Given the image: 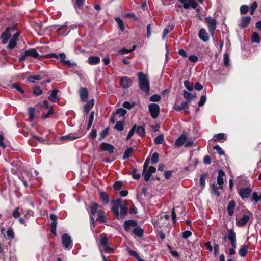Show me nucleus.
Returning <instances> with one entry per match:
<instances>
[{
	"mask_svg": "<svg viewBox=\"0 0 261 261\" xmlns=\"http://www.w3.org/2000/svg\"><path fill=\"white\" fill-rule=\"evenodd\" d=\"M159 161V154L157 152H154L152 154L151 162L152 164H156Z\"/></svg>",
	"mask_w": 261,
	"mask_h": 261,
	"instance_id": "obj_48",
	"label": "nucleus"
},
{
	"mask_svg": "<svg viewBox=\"0 0 261 261\" xmlns=\"http://www.w3.org/2000/svg\"><path fill=\"white\" fill-rule=\"evenodd\" d=\"M17 41L16 40L11 38L10 40L8 45V48L10 49H13L14 47H15L16 44H17Z\"/></svg>",
	"mask_w": 261,
	"mask_h": 261,
	"instance_id": "obj_41",
	"label": "nucleus"
},
{
	"mask_svg": "<svg viewBox=\"0 0 261 261\" xmlns=\"http://www.w3.org/2000/svg\"><path fill=\"white\" fill-rule=\"evenodd\" d=\"M251 41L252 42L259 43L260 39L258 34L257 32H253L252 34Z\"/></svg>",
	"mask_w": 261,
	"mask_h": 261,
	"instance_id": "obj_37",
	"label": "nucleus"
},
{
	"mask_svg": "<svg viewBox=\"0 0 261 261\" xmlns=\"http://www.w3.org/2000/svg\"><path fill=\"white\" fill-rule=\"evenodd\" d=\"M252 190L251 188L247 187L241 189L239 191V194L242 198H248L251 195Z\"/></svg>",
	"mask_w": 261,
	"mask_h": 261,
	"instance_id": "obj_11",
	"label": "nucleus"
},
{
	"mask_svg": "<svg viewBox=\"0 0 261 261\" xmlns=\"http://www.w3.org/2000/svg\"><path fill=\"white\" fill-rule=\"evenodd\" d=\"M100 148L103 151H107L110 154L113 153L115 149V147L113 145L105 142L101 144Z\"/></svg>",
	"mask_w": 261,
	"mask_h": 261,
	"instance_id": "obj_12",
	"label": "nucleus"
},
{
	"mask_svg": "<svg viewBox=\"0 0 261 261\" xmlns=\"http://www.w3.org/2000/svg\"><path fill=\"white\" fill-rule=\"evenodd\" d=\"M59 92V90L58 89H54L50 95V96L48 97V99L53 102H58L59 100V98L57 96L58 93Z\"/></svg>",
	"mask_w": 261,
	"mask_h": 261,
	"instance_id": "obj_20",
	"label": "nucleus"
},
{
	"mask_svg": "<svg viewBox=\"0 0 261 261\" xmlns=\"http://www.w3.org/2000/svg\"><path fill=\"white\" fill-rule=\"evenodd\" d=\"M99 195L103 204L107 205L110 202V197L108 194L105 192L100 191Z\"/></svg>",
	"mask_w": 261,
	"mask_h": 261,
	"instance_id": "obj_19",
	"label": "nucleus"
},
{
	"mask_svg": "<svg viewBox=\"0 0 261 261\" xmlns=\"http://www.w3.org/2000/svg\"><path fill=\"white\" fill-rule=\"evenodd\" d=\"M212 193L215 194L217 196H219L220 195V192L218 191V189H220L219 186H217L215 184H213L211 185Z\"/></svg>",
	"mask_w": 261,
	"mask_h": 261,
	"instance_id": "obj_42",
	"label": "nucleus"
},
{
	"mask_svg": "<svg viewBox=\"0 0 261 261\" xmlns=\"http://www.w3.org/2000/svg\"><path fill=\"white\" fill-rule=\"evenodd\" d=\"M236 207V202L233 200H231L227 206V211L228 214L231 216L233 215L234 213V209Z\"/></svg>",
	"mask_w": 261,
	"mask_h": 261,
	"instance_id": "obj_24",
	"label": "nucleus"
},
{
	"mask_svg": "<svg viewBox=\"0 0 261 261\" xmlns=\"http://www.w3.org/2000/svg\"><path fill=\"white\" fill-rule=\"evenodd\" d=\"M189 108V102L187 101H182L180 105L175 104L174 106V109L177 111H180L182 110L188 109Z\"/></svg>",
	"mask_w": 261,
	"mask_h": 261,
	"instance_id": "obj_25",
	"label": "nucleus"
},
{
	"mask_svg": "<svg viewBox=\"0 0 261 261\" xmlns=\"http://www.w3.org/2000/svg\"><path fill=\"white\" fill-rule=\"evenodd\" d=\"M139 87L140 89L144 91L146 95L150 93V86L149 80L146 75L143 72H139L138 73Z\"/></svg>",
	"mask_w": 261,
	"mask_h": 261,
	"instance_id": "obj_2",
	"label": "nucleus"
},
{
	"mask_svg": "<svg viewBox=\"0 0 261 261\" xmlns=\"http://www.w3.org/2000/svg\"><path fill=\"white\" fill-rule=\"evenodd\" d=\"M25 56L33 57L35 58L39 57V55L35 49L31 48L25 51Z\"/></svg>",
	"mask_w": 261,
	"mask_h": 261,
	"instance_id": "obj_27",
	"label": "nucleus"
},
{
	"mask_svg": "<svg viewBox=\"0 0 261 261\" xmlns=\"http://www.w3.org/2000/svg\"><path fill=\"white\" fill-rule=\"evenodd\" d=\"M126 110L123 108H119L117 109L116 114L118 115L120 117L124 116L126 114Z\"/></svg>",
	"mask_w": 261,
	"mask_h": 261,
	"instance_id": "obj_52",
	"label": "nucleus"
},
{
	"mask_svg": "<svg viewBox=\"0 0 261 261\" xmlns=\"http://www.w3.org/2000/svg\"><path fill=\"white\" fill-rule=\"evenodd\" d=\"M241 14H246L249 11V7L247 5H242L240 9Z\"/></svg>",
	"mask_w": 261,
	"mask_h": 261,
	"instance_id": "obj_44",
	"label": "nucleus"
},
{
	"mask_svg": "<svg viewBox=\"0 0 261 261\" xmlns=\"http://www.w3.org/2000/svg\"><path fill=\"white\" fill-rule=\"evenodd\" d=\"M11 28L9 27H8L5 31L1 35V38H2V42L3 44H6L8 39L10 38L11 36L10 34V30Z\"/></svg>",
	"mask_w": 261,
	"mask_h": 261,
	"instance_id": "obj_14",
	"label": "nucleus"
},
{
	"mask_svg": "<svg viewBox=\"0 0 261 261\" xmlns=\"http://www.w3.org/2000/svg\"><path fill=\"white\" fill-rule=\"evenodd\" d=\"M164 141V138L163 134H160L154 140L155 144H160Z\"/></svg>",
	"mask_w": 261,
	"mask_h": 261,
	"instance_id": "obj_35",
	"label": "nucleus"
},
{
	"mask_svg": "<svg viewBox=\"0 0 261 261\" xmlns=\"http://www.w3.org/2000/svg\"><path fill=\"white\" fill-rule=\"evenodd\" d=\"M213 138H214V140L215 142L219 141L223 139H225V140L226 139V137H225V134L222 133L215 134Z\"/></svg>",
	"mask_w": 261,
	"mask_h": 261,
	"instance_id": "obj_31",
	"label": "nucleus"
},
{
	"mask_svg": "<svg viewBox=\"0 0 261 261\" xmlns=\"http://www.w3.org/2000/svg\"><path fill=\"white\" fill-rule=\"evenodd\" d=\"M212 193L215 194L217 196H219L220 195V192L218 191V189H220L219 186H217L215 184H213L211 185Z\"/></svg>",
	"mask_w": 261,
	"mask_h": 261,
	"instance_id": "obj_43",
	"label": "nucleus"
},
{
	"mask_svg": "<svg viewBox=\"0 0 261 261\" xmlns=\"http://www.w3.org/2000/svg\"><path fill=\"white\" fill-rule=\"evenodd\" d=\"M148 109L152 118L155 119L158 117L160 113V107L158 104L150 103L148 106Z\"/></svg>",
	"mask_w": 261,
	"mask_h": 261,
	"instance_id": "obj_6",
	"label": "nucleus"
},
{
	"mask_svg": "<svg viewBox=\"0 0 261 261\" xmlns=\"http://www.w3.org/2000/svg\"><path fill=\"white\" fill-rule=\"evenodd\" d=\"M62 242L65 249H70L72 247V240L71 237L66 233L63 234Z\"/></svg>",
	"mask_w": 261,
	"mask_h": 261,
	"instance_id": "obj_7",
	"label": "nucleus"
},
{
	"mask_svg": "<svg viewBox=\"0 0 261 261\" xmlns=\"http://www.w3.org/2000/svg\"><path fill=\"white\" fill-rule=\"evenodd\" d=\"M206 22L208 23V29L211 35L213 37L216 28L217 21L215 19L211 17H207L205 18Z\"/></svg>",
	"mask_w": 261,
	"mask_h": 261,
	"instance_id": "obj_5",
	"label": "nucleus"
},
{
	"mask_svg": "<svg viewBox=\"0 0 261 261\" xmlns=\"http://www.w3.org/2000/svg\"><path fill=\"white\" fill-rule=\"evenodd\" d=\"M249 217L247 215H244L240 219L236 221V225L239 227H242L245 225L249 220Z\"/></svg>",
	"mask_w": 261,
	"mask_h": 261,
	"instance_id": "obj_18",
	"label": "nucleus"
},
{
	"mask_svg": "<svg viewBox=\"0 0 261 261\" xmlns=\"http://www.w3.org/2000/svg\"><path fill=\"white\" fill-rule=\"evenodd\" d=\"M33 93L34 95L39 96L43 93V91L42 90H41L40 87L36 86L33 88Z\"/></svg>",
	"mask_w": 261,
	"mask_h": 261,
	"instance_id": "obj_49",
	"label": "nucleus"
},
{
	"mask_svg": "<svg viewBox=\"0 0 261 261\" xmlns=\"http://www.w3.org/2000/svg\"><path fill=\"white\" fill-rule=\"evenodd\" d=\"M184 83L185 87L186 88V89L188 90H189L190 91H191L193 90V84L192 83L190 82L188 80L185 81Z\"/></svg>",
	"mask_w": 261,
	"mask_h": 261,
	"instance_id": "obj_40",
	"label": "nucleus"
},
{
	"mask_svg": "<svg viewBox=\"0 0 261 261\" xmlns=\"http://www.w3.org/2000/svg\"><path fill=\"white\" fill-rule=\"evenodd\" d=\"M174 28V27L171 25V26H168L167 28H166L164 29V31H163V36H162V38L163 39H164L166 36V35L170 32Z\"/></svg>",
	"mask_w": 261,
	"mask_h": 261,
	"instance_id": "obj_39",
	"label": "nucleus"
},
{
	"mask_svg": "<svg viewBox=\"0 0 261 261\" xmlns=\"http://www.w3.org/2000/svg\"><path fill=\"white\" fill-rule=\"evenodd\" d=\"M99 205L97 203L93 202L91 203L89 207V210L91 215V219L93 223H94V220L93 216L96 213L98 208Z\"/></svg>",
	"mask_w": 261,
	"mask_h": 261,
	"instance_id": "obj_17",
	"label": "nucleus"
},
{
	"mask_svg": "<svg viewBox=\"0 0 261 261\" xmlns=\"http://www.w3.org/2000/svg\"><path fill=\"white\" fill-rule=\"evenodd\" d=\"M252 200L255 201L256 202L261 201V194L258 195L257 192H253L252 196Z\"/></svg>",
	"mask_w": 261,
	"mask_h": 261,
	"instance_id": "obj_51",
	"label": "nucleus"
},
{
	"mask_svg": "<svg viewBox=\"0 0 261 261\" xmlns=\"http://www.w3.org/2000/svg\"><path fill=\"white\" fill-rule=\"evenodd\" d=\"M114 128L119 131H122L124 129V123L122 121H117Z\"/></svg>",
	"mask_w": 261,
	"mask_h": 261,
	"instance_id": "obj_38",
	"label": "nucleus"
},
{
	"mask_svg": "<svg viewBox=\"0 0 261 261\" xmlns=\"http://www.w3.org/2000/svg\"><path fill=\"white\" fill-rule=\"evenodd\" d=\"M134 150L133 148H127L124 152L123 159L126 160L129 158L131 156V154Z\"/></svg>",
	"mask_w": 261,
	"mask_h": 261,
	"instance_id": "obj_32",
	"label": "nucleus"
},
{
	"mask_svg": "<svg viewBox=\"0 0 261 261\" xmlns=\"http://www.w3.org/2000/svg\"><path fill=\"white\" fill-rule=\"evenodd\" d=\"M79 94L81 99L83 102L87 101L88 97V91L87 88L82 87L79 91Z\"/></svg>",
	"mask_w": 261,
	"mask_h": 261,
	"instance_id": "obj_16",
	"label": "nucleus"
},
{
	"mask_svg": "<svg viewBox=\"0 0 261 261\" xmlns=\"http://www.w3.org/2000/svg\"><path fill=\"white\" fill-rule=\"evenodd\" d=\"M187 139V136L186 135L182 134L175 141V144L177 147H180L182 146L186 140Z\"/></svg>",
	"mask_w": 261,
	"mask_h": 261,
	"instance_id": "obj_26",
	"label": "nucleus"
},
{
	"mask_svg": "<svg viewBox=\"0 0 261 261\" xmlns=\"http://www.w3.org/2000/svg\"><path fill=\"white\" fill-rule=\"evenodd\" d=\"M251 18L250 16L243 17L241 19L240 26L242 28L247 27L250 23Z\"/></svg>",
	"mask_w": 261,
	"mask_h": 261,
	"instance_id": "obj_22",
	"label": "nucleus"
},
{
	"mask_svg": "<svg viewBox=\"0 0 261 261\" xmlns=\"http://www.w3.org/2000/svg\"><path fill=\"white\" fill-rule=\"evenodd\" d=\"M20 208L19 207H17L15 208L12 213V215L15 218H18L20 216Z\"/></svg>",
	"mask_w": 261,
	"mask_h": 261,
	"instance_id": "obj_59",
	"label": "nucleus"
},
{
	"mask_svg": "<svg viewBox=\"0 0 261 261\" xmlns=\"http://www.w3.org/2000/svg\"><path fill=\"white\" fill-rule=\"evenodd\" d=\"M143 174L144 176V179L145 181H147L150 179V178L151 175V173H150L148 171L146 170L145 171H143Z\"/></svg>",
	"mask_w": 261,
	"mask_h": 261,
	"instance_id": "obj_60",
	"label": "nucleus"
},
{
	"mask_svg": "<svg viewBox=\"0 0 261 261\" xmlns=\"http://www.w3.org/2000/svg\"><path fill=\"white\" fill-rule=\"evenodd\" d=\"M97 136V131L95 129H93L91 130V133L88 135V137L90 138L91 139L94 140L96 138Z\"/></svg>",
	"mask_w": 261,
	"mask_h": 261,
	"instance_id": "obj_62",
	"label": "nucleus"
},
{
	"mask_svg": "<svg viewBox=\"0 0 261 261\" xmlns=\"http://www.w3.org/2000/svg\"><path fill=\"white\" fill-rule=\"evenodd\" d=\"M137 127V125H135L133 128L130 129V130L127 136L126 137V140H128L134 135V133L135 132L136 129Z\"/></svg>",
	"mask_w": 261,
	"mask_h": 261,
	"instance_id": "obj_56",
	"label": "nucleus"
},
{
	"mask_svg": "<svg viewBox=\"0 0 261 261\" xmlns=\"http://www.w3.org/2000/svg\"><path fill=\"white\" fill-rule=\"evenodd\" d=\"M136 225V221L132 220L125 221L124 224V229L126 231H129L132 227H135Z\"/></svg>",
	"mask_w": 261,
	"mask_h": 261,
	"instance_id": "obj_21",
	"label": "nucleus"
},
{
	"mask_svg": "<svg viewBox=\"0 0 261 261\" xmlns=\"http://www.w3.org/2000/svg\"><path fill=\"white\" fill-rule=\"evenodd\" d=\"M94 105V99H92L88 101L84 106V112L85 114H87L90 110L93 107Z\"/></svg>",
	"mask_w": 261,
	"mask_h": 261,
	"instance_id": "obj_23",
	"label": "nucleus"
},
{
	"mask_svg": "<svg viewBox=\"0 0 261 261\" xmlns=\"http://www.w3.org/2000/svg\"><path fill=\"white\" fill-rule=\"evenodd\" d=\"M11 87L15 89L17 91L20 92L21 94L24 93V90L22 89V88L17 83H13L11 85Z\"/></svg>",
	"mask_w": 261,
	"mask_h": 261,
	"instance_id": "obj_50",
	"label": "nucleus"
},
{
	"mask_svg": "<svg viewBox=\"0 0 261 261\" xmlns=\"http://www.w3.org/2000/svg\"><path fill=\"white\" fill-rule=\"evenodd\" d=\"M120 83L121 86L124 89L128 88L132 85V81L131 79L127 76L121 77Z\"/></svg>",
	"mask_w": 261,
	"mask_h": 261,
	"instance_id": "obj_9",
	"label": "nucleus"
},
{
	"mask_svg": "<svg viewBox=\"0 0 261 261\" xmlns=\"http://www.w3.org/2000/svg\"><path fill=\"white\" fill-rule=\"evenodd\" d=\"M115 20L117 22L119 27H120V30L122 31H123L125 29V27H124V25L123 24V21L122 20V19L121 18H120L119 17H116L115 18Z\"/></svg>",
	"mask_w": 261,
	"mask_h": 261,
	"instance_id": "obj_46",
	"label": "nucleus"
},
{
	"mask_svg": "<svg viewBox=\"0 0 261 261\" xmlns=\"http://www.w3.org/2000/svg\"><path fill=\"white\" fill-rule=\"evenodd\" d=\"M248 246L247 245H243L239 250V254L240 256L244 257L248 252Z\"/></svg>",
	"mask_w": 261,
	"mask_h": 261,
	"instance_id": "obj_30",
	"label": "nucleus"
},
{
	"mask_svg": "<svg viewBox=\"0 0 261 261\" xmlns=\"http://www.w3.org/2000/svg\"><path fill=\"white\" fill-rule=\"evenodd\" d=\"M258 4L257 3L256 1H254L251 6H250V14L251 15H253L254 13V11L255 9L257 8Z\"/></svg>",
	"mask_w": 261,
	"mask_h": 261,
	"instance_id": "obj_54",
	"label": "nucleus"
},
{
	"mask_svg": "<svg viewBox=\"0 0 261 261\" xmlns=\"http://www.w3.org/2000/svg\"><path fill=\"white\" fill-rule=\"evenodd\" d=\"M182 4V7L187 9L189 8L195 9L198 5L195 0H179Z\"/></svg>",
	"mask_w": 261,
	"mask_h": 261,
	"instance_id": "obj_8",
	"label": "nucleus"
},
{
	"mask_svg": "<svg viewBox=\"0 0 261 261\" xmlns=\"http://www.w3.org/2000/svg\"><path fill=\"white\" fill-rule=\"evenodd\" d=\"M133 177L135 179H138L140 178V174L137 172V169H133Z\"/></svg>",
	"mask_w": 261,
	"mask_h": 261,
	"instance_id": "obj_61",
	"label": "nucleus"
},
{
	"mask_svg": "<svg viewBox=\"0 0 261 261\" xmlns=\"http://www.w3.org/2000/svg\"><path fill=\"white\" fill-rule=\"evenodd\" d=\"M41 79V76L40 75H35L30 76L28 80L32 83H34L35 80H39Z\"/></svg>",
	"mask_w": 261,
	"mask_h": 261,
	"instance_id": "obj_47",
	"label": "nucleus"
},
{
	"mask_svg": "<svg viewBox=\"0 0 261 261\" xmlns=\"http://www.w3.org/2000/svg\"><path fill=\"white\" fill-rule=\"evenodd\" d=\"M225 176V173L224 171L222 170H218V175L217 178V182L219 185V188L220 189H223V180L224 177Z\"/></svg>",
	"mask_w": 261,
	"mask_h": 261,
	"instance_id": "obj_13",
	"label": "nucleus"
},
{
	"mask_svg": "<svg viewBox=\"0 0 261 261\" xmlns=\"http://www.w3.org/2000/svg\"><path fill=\"white\" fill-rule=\"evenodd\" d=\"M112 203L113 206L111 210L117 219H123L127 212L126 202L122 201L121 199H117L113 200Z\"/></svg>",
	"mask_w": 261,
	"mask_h": 261,
	"instance_id": "obj_1",
	"label": "nucleus"
},
{
	"mask_svg": "<svg viewBox=\"0 0 261 261\" xmlns=\"http://www.w3.org/2000/svg\"><path fill=\"white\" fill-rule=\"evenodd\" d=\"M214 149L216 150L220 155L224 154L222 149L218 145L214 147Z\"/></svg>",
	"mask_w": 261,
	"mask_h": 261,
	"instance_id": "obj_64",
	"label": "nucleus"
},
{
	"mask_svg": "<svg viewBox=\"0 0 261 261\" xmlns=\"http://www.w3.org/2000/svg\"><path fill=\"white\" fill-rule=\"evenodd\" d=\"M135 106L134 102H130L129 101H124L123 103V106L128 109H130Z\"/></svg>",
	"mask_w": 261,
	"mask_h": 261,
	"instance_id": "obj_55",
	"label": "nucleus"
},
{
	"mask_svg": "<svg viewBox=\"0 0 261 261\" xmlns=\"http://www.w3.org/2000/svg\"><path fill=\"white\" fill-rule=\"evenodd\" d=\"M150 101L153 102L159 101L161 100V97L160 95L157 94H154L152 95L149 99Z\"/></svg>",
	"mask_w": 261,
	"mask_h": 261,
	"instance_id": "obj_58",
	"label": "nucleus"
},
{
	"mask_svg": "<svg viewBox=\"0 0 261 261\" xmlns=\"http://www.w3.org/2000/svg\"><path fill=\"white\" fill-rule=\"evenodd\" d=\"M88 62L90 65H95L100 62V58L98 56H90L88 59Z\"/></svg>",
	"mask_w": 261,
	"mask_h": 261,
	"instance_id": "obj_29",
	"label": "nucleus"
},
{
	"mask_svg": "<svg viewBox=\"0 0 261 261\" xmlns=\"http://www.w3.org/2000/svg\"><path fill=\"white\" fill-rule=\"evenodd\" d=\"M109 132V127H107L100 133L99 140L104 139L108 135Z\"/></svg>",
	"mask_w": 261,
	"mask_h": 261,
	"instance_id": "obj_34",
	"label": "nucleus"
},
{
	"mask_svg": "<svg viewBox=\"0 0 261 261\" xmlns=\"http://www.w3.org/2000/svg\"><path fill=\"white\" fill-rule=\"evenodd\" d=\"M122 182L120 181H116L113 185V188L116 190H119L121 189Z\"/></svg>",
	"mask_w": 261,
	"mask_h": 261,
	"instance_id": "obj_57",
	"label": "nucleus"
},
{
	"mask_svg": "<svg viewBox=\"0 0 261 261\" xmlns=\"http://www.w3.org/2000/svg\"><path fill=\"white\" fill-rule=\"evenodd\" d=\"M109 239L104 233L101 234L100 244L103 247L104 250L108 253H112L114 251V249L108 246Z\"/></svg>",
	"mask_w": 261,
	"mask_h": 261,
	"instance_id": "obj_4",
	"label": "nucleus"
},
{
	"mask_svg": "<svg viewBox=\"0 0 261 261\" xmlns=\"http://www.w3.org/2000/svg\"><path fill=\"white\" fill-rule=\"evenodd\" d=\"M50 218L52 221L50 224V231L51 233L56 234L58 217L56 215L53 214L50 215Z\"/></svg>",
	"mask_w": 261,
	"mask_h": 261,
	"instance_id": "obj_10",
	"label": "nucleus"
},
{
	"mask_svg": "<svg viewBox=\"0 0 261 261\" xmlns=\"http://www.w3.org/2000/svg\"><path fill=\"white\" fill-rule=\"evenodd\" d=\"M133 232L135 235L141 237L143 236V230L141 229L140 227H136L134 229Z\"/></svg>",
	"mask_w": 261,
	"mask_h": 261,
	"instance_id": "obj_36",
	"label": "nucleus"
},
{
	"mask_svg": "<svg viewBox=\"0 0 261 261\" xmlns=\"http://www.w3.org/2000/svg\"><path fill=\"white\" fill-rule=\"evenodd\" d=\"M34 112H35V109L34 108L30 107L28 109V115L29 116V118L31 120H33L34 119V117H35Z\"/></svg>",
	"mask_w": 261,
	"mask_h": 261,
	"instance_id": "obj_45",
	"label": "nucleus"
},
{
	"mask_svg": "<svg viewBox=\"0 0 261 261\" xmlns=\"http://www.w3.org/2000/svg\"><path fill=\"white\" fill-rule=\"evenodd\" d=\"M228 239L230 241V243L231 245V248H229V254L230 255H234L236 253L235 249L236 248V235L233 229H231L228 231V234L227 236Z\"/></svg>",
	"mask_w": 261,
	"mask_h": 261,
	"instance_id": "obj_3",
	"label": "nucleus"
},
{
	"mask_svg": "<svg viewBox=\"0 0 261 261\" xmlns=\"http://www.w3.org/2000/svg\"><path fill=\"white\" fill-rule=\"evenodd\" d=\"M198 36L203 42H207L209 40L208 34L204 28H201L200 29Z\"/></svg>",
	"mask_w": 261,
	"mask_h": 261,
	"instance_id": "obj_15",
	"label": "nucleus"
},
{
	"mask_svg": "<svg viewBox=\"0 0 261 261\" xmlns=\"http://www.w3.org/2000/svg\"><path fill=\"white\" fill-rule=\"evenodd\" d=\"M206 100V97L205 95H203L201 97L199 101L198 102V106L199 107H201L204 105V104L205 103Z\"/></svg>",
	"mask_w": 261,
	"mask_h": 261,
	"instance_id": "obj_63",
	"label": "nucleus"
},
{
	"mask_svg": "<svg viewBox=\"0 0 261 261\" xmlns=\"http://www.w3.org/2000/svg\"><path fill=\"white\" fill-rule=\"evenodd\" d=\"M135 132L137 134H138L140 136H144L145 134V129L143 126H137Z\"/></svg>",
	"mask_w": 261,
	"mask_h": 261,
	"instance_id": "obj_33",
	"label": "nucleus"
},
{
	"mask_svg": "<svg viewBox=\"0 0 261 261\" xmlns=\"http://www.w3.org/2000/svg\"><path fill=\"white\" fill-rule=\"evenodd\" d=\"M206 176H207L206 174H203L201 176V177L200 178L199 182H200V185L201 187H204V186L205 185V179H206Z\"/></svg>",
	"mask_w": 261,
	"mask_h": 261,
	"instance_id": "obj_53",
	"label": "nucleus"
},
{
	"mask_svg": "<svg viewBox=\"0 0 261 261\" xmlns=\"http://www.w3.org/2000/svg\"><path fill=\"white\" fill-rule=\"evenodd\" d=\"M98 217L96 221L100 222H105L106 221V217L105 215V212L102 210H100L97 212Z\"/></svg>",
	"mask_w": 261,
	"mask_h": 261,
	"instance_id": "obj_28",
	"label": "nucleus"
}]
</instances>
